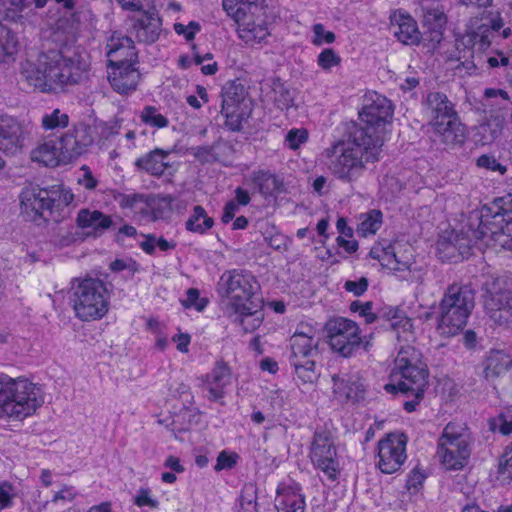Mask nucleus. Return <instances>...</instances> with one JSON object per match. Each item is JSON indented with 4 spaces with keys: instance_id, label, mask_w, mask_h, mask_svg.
I'll return each mask as SVG.
<instances>
[{
    "instance_id": "393cba45",
    "label": "nucleus",
    "mask_w": 512,
    "mask_h": 512,
    "mask_svg": "<svg viewBox=\"0 0 512 512\" xmlns=\"http://www.w3.org/2000/svg\"><path fill=\"white\" fill-rule=\"evenodd\" d=\"M231 382L229 367L222 361H218L212 371L205 376L204 383L209 392V400L217 401L224 397V389Z\"/></svg>"
},
{
    "instance_id": "69168bd1",
    "label": "nucleus",
    "mask_w": 512,
    "mask_h": 512,
    "mask_svg": "<svg viewBox=\"0 0 512 512\" xmlns=\"http://www.w3.org/2000/svg\"><path fill=\"white\" fill-rule=\"evenodd\" d=\"M82 170L84 171V175L82 179H79V184L83 185L88 190H93L97 186V180L92 175L88 166H83Z\"/></svg>"
},
{
    "instance_id": "603ef678",
    "label": "nucleus",
    "mask_w": 512,
    "mask_h": 512,
    "mask_svg": "<svg viewBox=\"0 0 512 512\" xmlns=\"http://www.w3.org/2000/svg\"><path fill=\"white\" fill-rule=\"evenodd\" d=\"M423 23L426 27H444L446 16L439 9H427L423 15Z\"/></svg>"
},
{
    "instance_id": "c85d7f7f",
    "label": "nucleus",
    "mask_w": 512,
    "mask_h": 512,
    "mask_svg": "<svg viewBox=\"0 0 512 512\" xmlns=\"http://www.w3.org/2000/svg\"><path fill=\"white\" fill-rule=\"evenodd\" d=\"M168 155V151L156 148L137 158L135 166L139 171H144L151 176L160 177L170 167L169 163L165 161Z\"/></svg>"
},
{
    "instance_id": "4be33fe9",
    "label": "nucleus",
    "mask_w": 512,
    "mask_h": 512,
    "mask_svg": "<svg viewBox=\"0 0 512 512\" xmlns=\"http://www.w3.org/2000/svg\"><path fill=\"white\" fill-rule=\"evenodd\" d=\"M76 225L82 230H87L86 236L100 237L113 226L111 216L99 210L82 208L76 216Z\"/></svg>"
},
{
    "instance_id": "7ed1b4c3",
    "label": "nucleus",
    "mask_w": 512,
    "mask_h": 512,
    "mask_svg": "<svg viewBox=\"0 0 512 512\" xmlns=\"http://www.w3.org/2000/svg\"><path fill=\"white\" fill-rule=\"evenodd\" d=\"M44 403L40 387L24 377L0 373V418L23 420Z\"/></svg>"
},
{
    "instance_id": "79ce46f5",
    "label": "nucleus",
    "mask_w": 512,
    "mask_h": 512,
    "mask_svg": "<svg viewBox=\"0 0 512 512\" xmlns=\"http://www.w3.org/2000/svg\"><path fill=\"white\" fill-rule=\"evenodd\" d=\"M69 124V116L60 109H54L45 113L41 120V126L45 131H53L66 128Z\"/></svg>"
},
{
    "instance_id": "1a4fd4ad",
    "label": "nucleus",
    "mask_w": 512,
    "mask_h": 512,
    "mask_svg": "<svg viewBox=\"0 0 512 512\" xmlns=\"http://www.w3.org/2000/svg\"><path fill=\"white\" fill-rule=\"evenodd\" d=\"M369 255L378 260L383 267L400 273L399 277L403 280L423 283L426 271L423 265L415 261L411 246L400 244L386 248L373 246Z\"/></svg>"
},
{
    "instance_id": "a211bd4d",
    "label": "nucleus",
    "mask_w": 512,
    "mask_h": 512,
    "mask_svg": "<svg viewBox=\"0 0 512 512\" xmlns=\"http://www.w3.org/2000/svg\"><path fill=\"white\" fill-rule=\"evenodd\" d=\"M332 382L334 396L339 401L356 403L364 398L365 385L358 373L334 374Z\"/></svg>"
},
{
    "instance_id": "dca6fc26",
    "label": "nucleus",
    "mask_w": 512,
    "mask_h": 512,
    "mask_svg": "<svg viewBox=\"0 0 512 512\" xmlns=\"http://www.w3.org/2000/svg\"><path fill=\"white\" fill-rule=\"evenodd\" d=\"M95 129L79 124L61 136L57 143L64 163L70 162L85 153L94 142Z\"/></svg>"
},
{
    "instance_id": "ddd939ff",
    "label": "nucleus",
    "mask_w": 512,
    "mask_h": 512,
    "mask_svg": "<svg viewBox=\"0 0 512 512\" xmlns=\"http://www.w3.org/2000/svg\"><path fill=\"white\" fill-rule=\"evenodd\" d=\"M407 437L404 433L392 432L379 440L377 466L384 474H393L400 470L407 459Z\"/></svg>"
},
{
    "instance_id": "ea45409f",
    "label": "nucleus",
    "mask_w": 512,
    "mask_h": 512,
    "mask_svg": "<svg viewBox=\"0 0 512 512\" xmlns=\"http://www.w3.org/2000/svg\"><path fill=\"white\" fill-rule=\"evenodd\" d=\"M271 93V99L280 110H287L293 106V95L280 79H273Z\"/></svg>"
},
{
    "instance_id": "bb28decb",
    "label": "nucleus",
    "mask_w": 512,
    "mask_h": 512,
    "mask_svg": "<svg viewBox=\"0 0 512 512\" xmlns=\"http://www.w3.org/2000/svg\"><path fill=\"white\" fill-rule=\"evenodd\" d=\"M276 508L279 512H305V496L300 487L295 484L278 488Z\"/></svg>"
},
{
    "instance_id": "2eb2a0df",
    "label": "nucleus",
    "mask_w": 512,
    "mask_h": 512,
    "mask_svg": "<svg viewBox=\"0 0 512 512\" xmlns=\"http://www.w3.org/2000/svg\"><path fill=\"white\" fill-rule=\"evenodd\" d=\"M56 190L42 188L38 184L29 183L19 195L21 211L31 219L45 218L51 214L55 205Z\"/></svg>"
},
{
    "instance_id": "6ab92c4d",
    "label": "nucleus",
    "mask_w": 512,
    "mask_h": 512,
    "mask_svg": "<svg viewBox=\"0 0 512 512\" xmlns=\"http://www.w3.org/2000/svg\"><path fill=\"white\" fill-rule=\"evenodd\" d=\"M24 134L20 123L13 117L0 116V151L14 156L23 147Z\"/></svg>"
},
{
    "instance_id": "e2e57ef3",
    "label": "nucleus",
    "mask_w": 512,
    "mask_h": 512,
    "mask_svg": "<svg viewBox=\"0 0 512 512\" xmlns=\"http://www.w3.org/2000/svg\"><path fill=\"white\" fill-rule=\"evenodd\" d=\"M135 504L139 507L148 506L150 508H156L158 501L151 498L148 489H140L138 495L135 497Z\"/></svg>"
},
{
    "instance_id": "58836bf2",
    "label": "nucleus",
    "mask_w": 512,
    "mask_h": 512,
    "mask_svg": "<svg viewBox=\"0 0 512 512\" xmlns=\"http://www.w3.org/2000/svg\"><path fill=\"white\" fill-rule=\"evenodd\" d=\"M382 223V213L379 210H371L360 216V222L357 225V233L360 236L367 237L374 235Z\"/></svg>"
},
{
    "instance_id": "774afa93",
    "label": "nucleus",
    "mask_w": 512,
    "mask_h": 512,
    "mask_svg": "<svg viewBox=\"0 0 512 512\" xmlns=\"http://www.w3.org/2000/svg\"><path fill=\"white\" fill-rule=\"evenodd\" d=\"M249 491H251L252 493L254 492L252 486L246 487L245 490L243 491L240 497V505L241 508L243 509V512H256V503L254 502V500L252 498L246 499L244 495V493H248Z\"/></svg>"
},
{
    "instance_id": "c9c22d12",
    "label": "nucleus",
    "mask_w": 512,
    "mask_h": 512,
    "mask_svg": "<svg viewBox=\"0 0 512 512\" xmlns=\"http://www.w3.org/2000/svg\"><path fill=\"white\" fill-rule=\"evenodd\" d=\"M253 181L263 195H272L280 192L283 183L274 175L267 171H257L253 173Z\"/></svg>"
},
{
    "instance_id": "de8ad7c7",
    "label": "nucleus",
    "mask_w": 512,
    "mask_h": 512,
    "mask_svg": "<svg viewBox=\"0 0 512 512\" xmlns=\"http://www.w3.org/2000/svg\"><path fill=\"white\" fill-rule=\"evenodd\" d=\"M341 63V57L332 49H324L317 58V64L323 70H330Z\"/></svg>"
},
{
    "instance_id": "8fccbe9b",
    "label": "nucleus",
    "mask_w": 512,
    "mask_h": 512,
    "mask_svg": "<svg viewBox=\"0 0 512 512\" xmlns=\"http://www.w3.org/2000/svg\"><path fill=\"white\" fill-rule=\"evenodd\" d=\"M454 243L450 242L447 244H442L446 250L449 252H452L451 250L457 249L459 251V254L464 257L466 254L469 253V250L472 247V239L469 237H466L464 233L457 234L454 239Z\"/></svg>"
},
{
    "instance_id": "20e7f679",
    "label": "nucleus",
    "mask_w": 512,
    "mask_h": 512,
    "mask_svg": "<svg viewBox=\"0 0 512 512\" xmlns=\"http://www.w3.org/2000/svg\"><path fill=\"white\" fill-rule=\"evenodd\" d=\"M475 294L469 285L453 283L447 287L439 303L437 331L452 337L463 330L475 306Z\"/></svg>"
},
{
    "instance_id": "6e6552de",
    "label": "nucleus",
    "mask_w": 512,
    "mask_h": 512,
    "mask_svg": "<svg viewBox=\"0 0 512 512\" xmlns=\"http://www.w3.org/2000/svg\"><path fill=\"white\" fill-rule=\"evenodd\" d=\"M393 116L391 102L376 92L365 95L363 107L359 117L363 125H354L350 131H363L371 140L379 141V148L382 149L386 125L390 123Z\"/></svg>"
},
{
    "instance_id": "b1692460",
    "label": "nucleus",
    "mask_w": 512,
    "mask_h": 512,
    "mask_svg": "<svg viewBox=\"0 0 512 512\" xmlns=\"http://www.w3.org/2000/svg\"><path fill=\"white\" fill-rule=\"evenodd\" d=\"M430 124L434 126L457 116L453 103L441 92H431L426 98Z\"/></svg>"
},
{
    "instance_id": "aec40b11",
    "label": "nucleus",
    "mask_w": 512,
    "mask_h": 512,
    "mask_svg": "<svg viewBox=\"0 0 512 512\" xmlns=\"http://www.w3.org/2000/svg\"><path fill=\"white\" fill-rule=\"evenodd\" d=\"M316 334V330L309 325H301L300 329L296 330L290 338V362L293 359H310L317 354L319 340Z\"/></svg>"
},
{
    "instance_id": "680f3d73",
    "label": "nucleus",
    "mask_w": 512,
    "mask_h": 512,
    "mask_svg": "<svg viewBox=\"0 0 512 512\" xmlns=\"http://www.w3.org/2000/svg\"><path fill=\"white\" fill-rule=\"evenodd\" d=\"M51 190L57 191L55 203H58V206H68L74 200V195L71 193V191L63 188L62 186L53 185L51 186Z\"/></svg>"
},
{
    "instance_id": "338daca9",
    "label": "nucleus",
    "mask_w": 512,
    "mask_h": 512,
    "mask_svg": "<svg viewBox=\"0 0 512 512\" xmlns=\"http://www.w3.org/2000/svg\"><path fill=\"white\" fill-rule=\"evenodd\" d=\"M238 204L234 201H229L225 204L222 215V222L224 224L229 223L235 217L236 212L238 211Z\"/></svg>"
},
{
    "instance_id": "f257e3e1",
    "label": "nucleus",
    "mask_w": 512,
    "mask_h": 512,
    "mask_svg": "<svg viewBox=\"0 0 512 512\" xmlns=\"http://www.w3.org/2000/svg\"><path fill=\"white\" fill-rule=\"evenodd\" d=\"M378 143V140L373 143L363 131H350L346 142L334 143L325 150L329 171L344 183L356 182L369 164L379 161L382 149Z\"/></svg>"
},
{
    "instance_id": "6e6d98bb",
    "label": "nucleus",
    "mask_w": 512,
    "mask_h": 512,
    "mask_svg": "<svg viewBox=\"0 0 512 512\" xmlns=\"http://www.w3.org/2000/svg\"><path fill=\"white\" fill-rule=\"evenodd\" d=\"M221 114L225 116V126L231 131H239L242 128V113L240 109H231L222 111Z\"/></svg>"
},
{
    "instance_id": "c756f323",
    "label": "nucleus",
    "mask_w": 512,
    "mask_h": 512,
    "mask_svg": "<svg viewBox=\"0 0 512 512\" xmlns=\"http://www.w3.org/2000/svg\"><path fill=\"white\" fill-rule=\"evenodd\" d=\"M394 36L405 45H417L421 40L416 21L409 15H399L392 24Z\"/></svg>"
},
{
    "instance_id": "37998d69",
    "label": "nucleus",
    "mask_w": 512,
    "mask_h": 512,
    "mask_svg": "<svg viewBox=\"0 0 512 512\" xmlns=\"http://www.w3.org/2000/svg\"><path fill=\"white\" fill-rule=\"evenodd\" d=\"M495 224L505 223L509 232L512 224V194H508L498 200L497 210L493 214Z\"/></svg>"
},
{
    "instance_id": "a878e982",
    "label": "nucleus",
    "mask_w": 512,
    "mask_h": 512,
    "mask_svg": "<svg viewBox=\"0 0 512 512\" xmlns=\"http://www.w3.org/2000/svg\"><path fill=\"white\" fill-rule=\"evenodd\" d=\"M483 377L495 381L512 369V357L501 350H492L482 362Z\"/></svg>"
},
{
    "instance_id": "7c9ffc66",
    "label": "nucleus",
    "mask_w": 512,
    "mask_h": 512,
    "mask_svg": "<svg viewBox=\"0 0 512 512\" xmlns=\"http://www.w3.org/2000/svg\"><path fill=\"white\" fill-rule=\"evenodd\" d=\"M235 309L238 314L236 320L239 321L245 332H253L260 327L264 319L262 301H253L250 305Z\"/></svg>"
},
{
    "instance_id": "c03bdc74",
    "label": "nucleus",
    "mask_w": 512,
    "mask_h": 512,
    "mask_svg": "<svg viewBox=\"0 0 512 512\" xmlns=\"http://www.w3.org/2000/svg\"><path fill=\"white\" fill-rule=\"evenodd\" d=\"M140 119L144 124L159 129L169 125V120L154 106H145L140 114Z\"/></svg>"
},
{
    "instance_id": "412c9836",
    "label": "nucleus",
    "mask_w": 512,
    "mask_h": 512,
    "mask_svg": "<svg viewBox=\"0 0 512 512\" xmlns=\"http://www.w3.org/2000/svg\"><path fill=\"white\" fill-rule=\"evenodd\" d=\"M107 53L109 66L134 65L138 58L134 41L131 37L113 34L110 38Z\"/></svg>"
},
{
    "instance_id": "0eeeda50",
    "label": "nucleus",
    "mask_w": 512,
    "mask_h": 512,
    "mask_svg": "<svg viewBox=\"0 0 512 512\" xmlns=\"http://www.w3.org/2000/svg\"><path fill=\"white\" fill-rule=\"evenodd\" d=\"M72 291L73 308L80 320H98L108 312L109 295L102 280L92 277L75 279Z\"/></svg>"
},
{
    "instance_id": "a19ab883",
    "label": "nucleus",
    "mask_w": 512,
    "mask_h": 512,
    "mask_svg": "<svg viewBox=\"0 0 512 512\" xmlns=\"http://www.w3.org/2000/svg\"><path fill=\"white\" fill-rule=\"evenodd\" d=\"M290 364L294 367L297 377L303 383H314L318 374L315 370V362L311 359H293Z\"/></svg>"
},
{
    "instance_id": "cd10ccee",
    "label": "nucleus",
    "mask_w": 512,
    "mask_h": 512,
    "mask_svg": "<svg viewBox=\"0 0 512 512\" xmlns=\"http://www.w3.org/2000/svg\"><path fill=\"white\" fill-rule=\"evenodd\" d=\"M432 128L439 141L447 146L461 145L466 138L465 127L458 116L436 124Z\"/></svg>"
},
{
    "instance_id": "2f4dec72",
    "label": "nucleus",
    "mask_w": 512,
    "mask_h": 512,
    "mask_svg": "<svg viewBox=\"0 0 512 512\" xmlns=\"http://www.w3.org/2000/svg\"><path fill=\"white\" fill-rule=\"evenodd\" d=\"M58 147L57 141H44L32 151L31 159L45 166L56 167L63 162Z\"/></svg>"
},
{
    "instance_id": "13d9d810",
    "label": "nucleus",
    "mask_w": 512,
    "mask_h": 512,
    "mask_svg": "<svg viewBox=\"0 0 512 512\" xmlns=\"http://www.w3.org/2000/svg\"><path fill=\"white\" fill-rule=\"evenodd\" d=\"M200 28V24L195 21H191L187 26L181 23L174 24L175 32L179 35H183L187 41L193 40Z\"/></svg>"
},
{
    "instance_id": "423d86ee",
    "label": "nucleus",
    "mask_w": 512,
    "mask_h": 512,
    "mask_svg": "<svg viewBox=\"0 0 512 512\" xmlns=\"http://www.w3.org/2000/svg\"><path fill=\"white\" fill-rule=\"evenodd\" d=\"M63 61L61 51L51 50L38 56L36 62L26 61L22 67V75L30 86L42 92L56 91L67 85L70 79H76L77 70L69 74L60 72V64Z\"/></svg>"
},
{
    "instance_id": "4c0bfd02",
    "label": "nucleus",
    "mask_w": 512,
    "mask_h": 512,
    "mask_svg": "<svg viewBox=\"0 0 512 512\" xmlns=\"http://www.w3.org/2000/svg\"><path fill=\"white\" fill-rule=\"evenodd\" d=\"M59 66L60 72L62 74H69L70 71L72 73L75 70H77V78L68 80L67 85L77 84L80 81H82L88 67L87 63L83 61L78 55H75L73 57H67L63 55V61H61V64Z\"/></svg>"
},
{
    "instance_id": "052dcab7",
    "label": "nucleus",
    "mask_w": 512,
    "mask_h": 512,
    "mask_svg": "<svg viewBox=\"0 0 512 512\" xmlns=\"http://www.w3.org/2000/svg\"><path fill=\"white\" fill-rule=\"evenodd\" d=\"M493 430H498L502 435L512 433V421L507 420L503 414L496 417L491 423Z\"/></svg>"
},
{
    "instance_id": "f704fd0d",
    "label": "nucleus",
    "mask_w": 512,
    "mask_h": 512,
    "mask_svg": "<svg viewBox=\"0 0 512 512\" xmlns=\"http://www.w3.org/2000/svg\"><path fill=\"white\" fill-rule=\"evenodd\" d=\"M213 225V218L209 217L205 209L200 205H196L193 208V213L185 223V227L188 231L199 234L205 233L207 230L211 229Z\"/></svg>"
},
{
    "instance_id": "e433bc0d",
    "label": "nucleus",
    "mask_w": 512,
    "mask_h": 512,
    "mask_svg": "<svg viewBox=\"0 0 512 512\" xmlns=\"http://www.w3.org/2000/svg\"><path fill=\"white\" fill-rule=\"evenodd\" d=\"M18 41L15 33L0 24V63L5 62L17 52Z\"/></svg>"
},
{
    "instance_id": "4d7b16f0",
    "label": "nucleus",
    "mask_w": 512,
    "mask_h": 512,
    "mask_svg": "<svg viewBox=\"0 0 512 512\" xmlns=\"http://www.w3.org/2000/svg\"><path fill=\"white\" fill-rule=\"evenodd\" d=\"M368 285V279L366 277H361L356 281L347 280L344 283V289L355 296H361L367 291Z\"/></svg>"
},
{
    "instance_id": "864d4df0",
    "label": "nucleus",
    "mask_w": 512,
    "mask_h": 512,
    "mask_svg": "<svg viewBox=\"0 0 512 512\" xmlns=\"http://www.w3.org/2000/svg\"><path fill=\"white\" fill-rule=\"evenodd\" d=\"M308 140V132L306 129H291L285 138L290 149L296 150L299 146Z\"/></svg>"
},
{
    "instance_id": "4468645a",
    "label": "nucleus",
    "mask_w": 512,
    "mask_h": 512,
    "mask_svg": "<svg viewBox=\"0 0 512 512\" xmlns=\"http://www.w3.org/2000/svg\"><path fill=\"white\" fill-rule=\"evenodd\" d=\"M312 462L330 479H335L339 473L337 450L329 431L321 429L315 431L310 446Z\"/></svg>"
},
{
    "instance_id": "473e14b6",
    "label": "nucleus",
    "mask_w": 512,
    "mask_h": 512,
    "mask_svg": "<svg viewBox=\"0 0 512 512\" xmlns=\"http://www.w3.org/2000/svg\"><path fill=\"white\" fill-rule=\"evenodd\" d=\"M246 90L245 87L237 82V81H229L227 82L221 92L222 111H227L231 109H240L241 103L246 98Z\"/></svg>"
},
{
    "instance_id": "5701e85b",
    "label": "nucleus",
    "mask_w": 512,
    "mask_h": 512,
    "mask_svg": "<svg viewBox=\"0 0 512 512\" xmlns=\"http://www.w3.org/2000/svg\"><path fill=\"white\" fill-rule=\"evenodd\" d=\"M108 80L112 88L120 94L134 91L140 80V73L134 65L109 66Z\"/></svg>"
},
{
    "instance_id": "f03ea898",
    "label": "nucleus",
    "mask_w": 512,
    "mask_h": 512,
    "mask_svg": "<svg viewBox=\"0 0 512 512\" xmlns=\"http://www.w3.org/2000/svg\"><path fill=\"white\" fill-rule=\"evenodd\" d=\"M421 353L413 346L404 345L399 348L395 359V366L392 377L398 382L387 383L384 389L387 393L395 394L401 392L405 395H413V399L405 401L403 406L407 412L416 410L417 405L423 399L424 392L428 386V370L421 361Z\"/></svg>"
},
{
    "instance_id": "3c124183",
    "label": "nucleus",
    "mask_w": 512,
    "mask_h": 512,
    "mask_svg": "<svg viewBox=\"0 0 512 512\" xmlns=\"http://www.w3.org/2000/svg\"><path fill=\"white\" fill-rule=\"evenodd\" d=\"M312 30L314 33L312 43L316 46H321L324 43L331 44L336 39L335 34L332 31H325L321 23L314 24Z\"/></svg>"
},
{
    "instance_id": "49530a36",
    "label": "nucleus",
    "mask_w": 512,
    "mask_h": 512,
    "mask_svg": "<svg viewBox=\"0 0 512 512\" xmlns=\"http://www.w3.org/2000/svg\"><path fill=\"white\" fill-rule=\"evenodd\" d=\"M411 327V320L404 315H398L397 313H395L393 317L390 319V328L396 332V336L398 339L401 338V331L403 334H405V340H408V337H412V333L410 331Z\"/></svg>"
},
{
    "instance_id": "39448f33",
    "label": "nucleus",
    "mask_w": 512,
    "mask_h": 512,
    "mask_svg": "<svg viewBox=\"0 0 512 512\" xmlns=\"http://www.w3.org/2000/svg\"><path fill=\"white\" fill-rule=\"evenodd\" d=\"M223 8L236 22L238 36L246 45L254 47L269 37L259 0H223Z\"/></svg>"
},
{
    "instance_id": "09e8293b",
    "label": "nucleus",
    "mask_w": 512,
    "mask_h": 512,
    "mask_svg": "<svg viewBox=\"0 0 512 512\" xmlns=\"http://www.w3.org/2000/svg\"><path fill=\"white\" fill-rule=\"evenodd\" d=\"M186 295V299L181 301L185 308L194 307L196 310L202 311L208 304L206 298H200L199 290L196 288H189Z\"/></svg>"
},
{
    "instance_id": "9b49d317",
    "label": "nucleus",
    "mask_w": 512,
    "mask_h": 512,
    "mask_svg": "<svg viewBox=\"0 0 512 512\" xmlns=\"http://www.w3.org/2000/svg\"><path fill=\"white\" fill-rule=\"evenodd\" d=\"M259 290L257 279L246 270L226 271L218 282V292L229 298L235 308L250 305L253 301H262L257 295Z\"/></svg>"
},
{
    "instance_id": "f8f14e48",
    "label": "nucleus",
    "mask_w": 512,
    "mask_h": 512,
    "mask_svg": "<svg viewBox=\"0 0 512 512\" xmlns=\"http://www.w3.org/2000/svg\"><path fill=\"white\" fill-rule=\"evenodd\" d=\"M325 329L331 349L343 357H350L361 344L359 326L352 320L342 317L330 319Z\"/></svg>"
},
{
    "instance_id": "0e129e2a",
    "label": "nucleus",
    "mask_w": 512,
    "mask_h": 512,
    "mask_svg": "<svg viewBox=\"0 0 512 512\" xmlns=\"http://www.w3.org/2000/svg\"><path fill=\"white\" fill-rule=\"evenodd\" d=\"M504 463L500 462L499 472L502 474H506L509 478L512 479V444L507 447L503 454Z\"/></svg>"
},
{
    "instance_id": "f3484780",
    "label": "nucleus",
    "mask_w": 512,
    "mask_h": 512,
    "mask_svg": "<svg viewBox=\"0 0 512 512\" xmlns=\"http://www.w3.org/2000/svg\"><path fill=\"white\" fill-rule=\"evenodd\" d=\"M129 19L131 21L129 32L139 43L153 44L159 39L162 20L155 7L142 9Z\"/></svg>"
},
{
    "instance_id": "5fc2aeb1",
    "label": "nucleus",
    "mask_w": 512,
    "mask_h": 512,
    "mask_svg": "<svg viewBox=\"0 0 512 512\" xmlns=\"http://www.w3.org/2000/svg\"><path fill=\"white\" fill-rule=\"evenodd\" d=\"M477 166L490 171H498L501 175L505 174L507 171L506 166L498 162L494 156L486 154L481 155L477 159Z\"/></svg>"
},
{
    "instance_id": "a18cd8bd",
    "label": "nucleus",
    "mask_w": 512,
    "mask_h": 512,
    "mask_svg": "<svg viewBox=\"0 0 512 512\" xmlns=\"http://www.w3.org/2000/svg\"><path fill=\"white\" fill-rule=\"evenodd\" d=\"M119 206L123 209L132 210H144V206H147V198L144 194L133 193V194H119L116 198Z\"/></svg>"
},
{
    "instance_id": "72a5a7b5",
    "label": "nucleus",
    "mask_w": 512,
    "mask_h": 512,
    "mask_svg": "<svg viewBox=\"0 0 512 512\" xmlns=\"http://www.w3.org/2000/svg\"><path fill=\"white\" fill-rule=\"evenodd\" d=\"M488 291L492 300L498 302V309L501 310L512 299V278L502 276L494 279L489 284Z\"/></svg>"
},
{
    "instance_id": "bf43d9fd",
    "label": "nucleus",
    "mask_w": 512,
    "mask_h": 512,
    "mask_svg": "<svg viewBox=\"0 0 512 512\" xmlns=\"http://www.w3.org/2000/svg\"><path fill=\"white\" fill-rule=\"evenodd\" d=\"M237 454H228L226 451H222L219 453L217 457V463L215 466L216 471L231 469L237 463Z\"/></svg>"
},
{
    "instance_id": "9d476101",
    "label": "nucleus",
    "mask_w": 512,
    "mask_h": 512,
    "mask_svg": "<svg viewBox=\"0 0 512 512\" xmlns=\"http://www.w3.org/2000/svg\"><path fill=\"white\" fill-rule=\"evenodd\" d=\"M470 435L467 428L453 422L443 429L438 441V454L447 470L462 469L470 457Z\"/></svg>"
}]
</instances>
